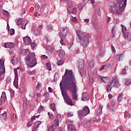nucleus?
<instances>
[{
    "label": "nucleus",
    "instance_id": "obj_21",
    "mask_svg": "<svg viewBox=\"0 0 131 131\" xmlns=\"http://www.w3.org/2000/svg\"><path fill=\"white\" fill-rule=\"evenodd\" d=\"M32 31L34 32V35H35V36H38L40 34V32H39V30H38V28L36 27H33L32 29Z\"/></svg>",
    "mask_w": 131,
    "mask_h": 131
},
{
    "label": "nucleus",
    "instance_id": "obj_42",
    "mask_svg": "<svg viewBox=\"0 0 131 131\" xmlns=\"http://www.w3.org/2000/svg\"><path fill=\"white\" fill-rule=\"evenodd\" d=\"M122 94H120L119 96L118 97V102H121L122 100Z\"/></svg>",
    "mask_w": 131,
    "mask_h": 131
},
{
    "label": "nucleus",
    "instance_id": "obj_55",
    "mask_svg": "<svg viewBox=\"0 0 131 131\" xmlns=\"http://www.w3.org/2000/svg\"><path fill=\"white\" fill-rule=\"evenodd\" d=\"M78 8L80 10H82V9H83V4H79L78 5Z\"/></svg>",
    "mask_w": 131,
    "mask_h": 131
},
{
    "label": "nucleus",
    "instance_id": "obj_3",
    "mask_svg": "<svg viewBox=\"0 0 131 131\" xmlns=\"http://www.w3.org/2000/svg\"><path fill=\"white\" fill-rule=\"evenodd\" d=\"M26 63L29 67H34L37 62L34 53H31L30 55H27L25 59Z\"/></svg>",
    "mask_w": 131,
    "mask_h": 131
},
{
    "label": "nucleus",
    "instance_id": "obj_23",
    "mask_svg": "<svg viewBox=\"0 0 131 131\" xmlns=\"http://www.w3.org/2000/svg\"><path fill=\"white\" fill-rule=\"evenodd\" d=\"M6 119H7V112H5L1 115L0 120L4 122V121H6Z\"/></svg>",
    "mask_w": 131,
    "mask_h": 131
},
{
    "label": "nucleus",
    "instance_id": "obj_46",
    "mask_svg": "<svg viewBox=\"0 0 131 131\" xmlns=\"http://www.w3.org/2000/svg\"><path fill=\"white\" fill-rule=\"evenodd\" d=\"M31 47L32 48V49H35V48L36 47V43H34V42H31Z\"/></svg>",
    "mask_w": 131,
    "mask_h": 131
},
{
    "label": "nucleus",
    "instance_id": "obj_34",
    "mask_svg": "<svg viewBox=\"0 0 131 131\" xmlns=\"http://www.w3.org/2000/svg\"><path fill=\"white\" fill-rule=\"evenodd\" d=\"M41 111H45V108L42 106H40L38 107L37 113L40 114V112H41Z\"/></svg>",
    "mask_w": 131,
    "mask_h": 131
},
{
    "label": "nucleus",
    "instance_id": "obj_45",
    "mask_svg": "<svg viewBox=\"0 0 131 131\" xmlns=\"http://www.w3.org/2000/svg\"><path fill=\"white\" fill-rule=\"evenodd\" d=\"M122 56H123V54H118L116 57L117 59H118L119 61H120V59L122 58Z\"/></svg>",
    "mask_w": 131,
    "mask_h": 131
},
{
    "label": "nucleus",
    "instance_id": "obj_28",
    "mask_svg": "<svg viewBox=\"0 0 131 131\" xmlns=\"http://www.w3.org/2000/svg\"><path fill=\"white\" fill-rule=\"evenodd\" d=\"M11 63L13 65H16L18 63V58L17 56H13L12 59L11 60Z\"/></svg>",
    "mask_w": 131,
    "mask_h": 131
},
{
    "label": "nucleus",
    "instance_id": "obj_6",
    "mask_svg": "<svg viewBox=\"0 0 131 131\" xmlns=\"http://www.w3.org/2000/svg\"><path fill=\"white\" fill-rule=\"evenodd\" d=\"M78 69L82 76L86 75V72L84 69V61L82 59H79L78 61Z\"/></svg>",
    "mask_w": 131,
    "mask_h": 131
},
{
    "label": "nucleus",
    "instance_id": "obj_40",
    "mask_svg": "<svg viewBox=\"0 0 131 131\" xmlns=\"http://www.w3.org/2000/svg\"><path fill=\"white\" fill-rule=\"evenodd\" d=\"M27 103V99L26 98H23V107H26Z\"/></svg>",
    "mask_w": 131,
    "mask_h": 131
},
{
    "label": "nucleus",
    "instance_id": "obj_7",
    "mask_svg": "<svg viewBox=\"0 0 131 131\" xmlns=\"http://www.w3.org/2000/svg\"><path fill=\"white\" fill-rule=\"evenodd\" d=\"M90 36H91V35L88 34L84 37L79 39V41H77V42H80L83 48H86V47L89 46V38H90Z\"/></svg>",
    "mask_w": 131,
    "mask_h": 131
},
{
    "label": "nucleus",
    "instance_id": "obj_57",
    "mask_svg": "<svg viewBox=\"0 0 131 131\" xmlns=\"http://www.w3.org/2000/svg\"><path fill=\"white\" fill-rule=\"evenodd\" d=\"M93 122H99V121H100V120L97 119L96 117H94L93 119Z\"/></svg>",
    "mask_w": 131,
    "mask_h": 131
},
{
    "label": "nucleus",
    "instance_id": "obj_5",
    "mask_svg": "<svg viewBox=\"0 0 131 131\" xmlns=\"http://www.w3.org/2000/svg\"><path fill=\"white\" fill-rule=\"evenodd\" d=\"M120 86V84L119 81H118L116 79H113V80L107 85V91L111 92L112 88H115V89H118Z\"/></svg>",
    "mask_w": 131,
    "mask_h": 131
},
{
    "label": "nucleus",
    "instance_id": "obj_19",
    "mask_svg": "<svg viewBox=\"0 0 131 131\" xmlns=\"http://www.w3.org/2000/svg\"><path fill=\"white\" fill-rule=\"evenodd\" d=\"M89 100H90V96H89V94L85 92L83 93L82 101H89Z\"/></svg>",
    "mask_w": 131,
    "mask_h": 131
},
{
    "label": "nucleus",
    "instance_id": "obj_58",
    "mask_svg": "<svg viewBox=\"0 0 131 131\" xmlns=\"http://www.w3.org/2000/svg\"><path fill=\"white\" fill-rule=\"evenodd\" d=\"M121 26H122V29L123 33H125L124 31H125V30H126V27L123 26V25H121Z\"/></svg>",
    "mask_w": 131,
    "mask_h": 131
},
{
    "label": "nucleus",
    "instance_id": "obj_8",
    "mask_svg": "<svg viewBox=\"0 0 131 131\" xmlns=\"http://www.w3.org/2000/svg\"><path fill=\"white\" fill-rule=\"evenodd\" d=\"M89 114H90V108L88 106H84L82 111L78 112V115L80 119H81L82 116H86Z\"/></svg>",
    "mask_w": 131,
    "mask_h": 131
},
{
    "label": "nucleus",
    "instance_id": "obj_41",
    "mask_svg": "<svg viewBox=\"0 0 131 131\" xmlns=\"http://www.w3.org/2000/svg\"><path fill=\"white\" fill-rule=\"evenodd\" d=\"M112 34H113V37H114L115 36V32H116V28L115 27H114L112 30Z\"/></svg>",
    "mask_w": 131,
    "mask_h": 131
},
{
    "label": "nucleus",
    "instance_id": "obj_49",
    "mask_svg": "<svg viewBox=\"0 0 131 131\" xmlns=\"http://www.w3.org/2000/svg\"><path fill=\"white\" fill-rule=\"evenodd\" d=\"M17 20L16 24L17 25H20L21 24V21H22V19L18 18Z\"/></svg>",
    "mask_w": 131,
    "mask_h": 131
},
{
    "label": "nucleus",
    "instance_id": "obj_16",
    "mask_svg": "<svg viewBox=\"0 0 131 131\" xmlns=\"http://www.w3.org/2000/svg\"><path fill=\"white\" fill-rule=\"evenodd\" d=\"M68 131H77V129L75 127V125L73 124H68Z\"/></svg>",
    "mask_w": 131,
    "mask_h": 131
},
{
    "label": "nucleus",
    "instance_id": "obj_22",
    "mask_svg": "<svg viewBox=\"0 0 131 131\" xmlns=\"http://www.w3.org/2000/svg\"><path fill=\"white\" fill-rule=\"evenodd\" d=\"M124 37L126 38L128 41H131V33L128 32L123 33Z\"/></svg>",
    "mask_w": 131,
    "mask_h": 131
},
{
    "label": "nucleus",
    "instance_id": "obj_32",
    "mask_svg": "<svg viewBox=\"0 0 131 131\" xmlns=\"http://www.w3.org/2000/svg\"><path fill=\"white\" fill-rule=\"evenodd\" d=\"M89 66L90 68H93L94 66H95V63H94L93 60H90L89 62Z\"/></svg>",
    "mask_w": 131,
    "mask_h": 131
},
{
    "label": "nucleus",
    "instance_id": "obj_10",
    "mask_svg": "<svg viewBox=\"0 0 131 131\" xmlns=\"http://www.w3.org/2000/svg\"><path fill=\"white\" fill-rule=\"evenodd\" d=\"M68 32V28L67 27H63L60 29V33H59V36L60 38H62V36L63 37H65L66 35H67V33Z\"/></svg>",
    "mask_w": 131,
    "mask_h": 131
},
{
    "label": "nucleus",
    "instance_id": "obj_36",
    "mask_svg": "<svg viewBox=\"0 0 131 131\" xmlns=\"http://www.w3.org/2000/svg\"><path fill=\"white\" fill-rule=\"evenodd\" d=\"M55 129H56V125H52L49 128L48 131H54Z\"/></svg>",
    "mask_w": 131,
    "mask_h": 131
},
{
    "label": "nucleus",
    "instance_id": "obj_48",
    "mask_svg": "<svg viewBox=\"0 0 131 131\" xmlns=\"http://www.w3.org/2000/svg\"><path fill=\"white\" fill-rule=\"evenodd\" d=\"M14 73H15V78L18 79V72L16 69H14Z\"/></svg>",
    "mask_w": 131,
    "mask_h": 131
},
{
    "label": "nucleus",
    "instance_id": "obj_33",
    "mask_svg": "<svg viewBox=\"0 0 131 131\" xmlns=\"http://www.w3.org/2000/svg\"><path fill=\"white\" fill-rule=\"evenodd\" d=\"M124 84L125 85H129V84H131V79H127Z\"/></svg>",
    "mask_w": 131,
    "mask_h": 131
},
{
    "label": "nucleus",
    "instance_id": "obj_39",
    "mask_svg": "<svg viewBox=\"0 0 131 131\" xmlns=\"http://www.w3.org/2000/svg\"><path fill=\"white\" fill-rule=\"evenodd\" d=\"M19 92L21 93V94H23L24 92H25V89H24V86L22 85L20 88H19Z\"/></svg>",
    "mask_w": 131,
    "mask_h": 131
},
{
    "label": "nucleus",
    "instance_id": "obj_35",
    "mask_svg": "<svg viewBox=\"0 0 131 131\" xmlns=\"http://www.w3.org/2000/svg\"><path fill=\"white\" fill-rule=\"evenodd\" d=\"M46 66L48 70H49V71L52 70V66L50 62H47L46 63Z\"/></svg>",
    "mask_w": 131,
    "mask_h": 131
},
{
    "label": "nucleus",
    "instance_id": "obj_44",
    "mask_svg": "<svg viewBox=\"0 0 131 131\" xmlns=\"http://www.w3.org/2000/svg\"><path fill=\"white\" fill-rule=\"evenodd\" d=\"M68 6L69 8H72V7H73V4L72 3V1H69L68 3Z\"/></svg>",
    "mask_w": 131,
    "mask_h": 131
},
{
    "label": "nucleus",
    "instance_id": "obj_17",
    "mask_svg": "<svg viewBox=\"0 0 131 131\" xmlns=\"http://www.w3.org/2000/svg\"><path fill=\"white\" fill-rule=\"evenodd\" d=\"M24 42L27 46H29L31 43V39L29 36H26L24 37Z\"/></svg>",
    "mask_w": 131,
    "mask_h": 131
},
{
    "label": "nucleus",
    "instance_id": "obj_9",
    "mask_svg": "<svg viewBox=\"0 0 131 131\" xmlns=\"http://www.w3.org/2000/svg\"><path fill=\"white\" fill-rule=\"evenodd\" d=\"M6 72V69H5V62L0 59V80H2V75Z\"/></svg>",
    "mask_w": 131,
    "mask_h": 131
},
{
    "label": "nucleus",
    "instance_id": "obj_13",
    "mask_svg": "<svg viewBox=\"0 0 131 131\" xmlns=\"http://www.w3.org/2000/svg\"><path fill=\"white\" fill-rule=\"evenodd\" d=\"M77 35H78V37L76 38L77 41H79V39L83 37V32L80 30H77Z\"/></svg>",
    "mask_w": 131,
    "mask_h": 131
},
{
    "label": "nucleus",
    "instance_id": "obj_30",
    "mask_svg": "<svg viewBox=\"0 0 131 131\" xmlns=\"http://www.w3.org/2000/svg\"><path fill=\"white\" fill-rule=\"evenodd\" d=\"M13 85L15 86V88H16V89H18L19 88V85L18 84V79L14 78Z\"/></svg>",
    "mask_w": 131,
    "mask_h": 131
},
{
    "label": "nucleus",
    "instance_id": "obj_43",
    "mask_svg": "<svg viewBox=\"0 0 131 131\" xmlns=\"http://www.w3.org/2000/svg\"><path fill=\"white\" fill-rule=\"evenodd\" d=\"M50 108L53 110V111H55V109L56 108V106L54 103H52L50 104Z\"/></svg>",
    "mask_w": 131,
    "mask_h": 131
},
{
    "label": "nucleus",
    "instance_id": "obj_38",
    "mask_svg": "<svg viewBox=\"0 0 131 131\" xmlns=\"http://www.w3.org/2000/svg\"><path fill=\"white\" fill-rule=\"evenodd\" d=\"M105 55V53H100L97 55V58L99 59V58H102V57H104V55Z\"/></svg>",
    "mask_w": 131,
    "mask_h": 131
},
{
    "label": "nucleus",
    "instance_id": "obj_54",
    "mask_svg": "<svg viewBox=\"0 0 131 131\" xmlns=\"http://www.w3.org/2000/svg\"><path fill=\"white\" fill-rule=\"evenodd\" d=\"M35 71H31L30 70L28 71V73L30 74V75H32L34 74Z\"/></svg>",
    "mask_w": 131,
    "mask_h": 131
},
{
    "label": "nucleus",
    "instance_id": "obj_59",
    "mask_svg": "<svg viewBox=\"0 0 131 131\" xmlns=\"http://www.w3.org/2000/svg\"><path fill=\"white\" fill-rule=\"evenodd\" d=\"M48 115L50 119H54V116L53 115L51 114L50 113H48Z\"/></svg>",
    "mask_w": 131,
    "mask_h": 131
},
{
    "label": "nucleus",
    "instance_id": "obj_4",
    "mask_svg": "<svg viewBox=\"0 0 131 131\" xmlns=\"http://www.w3.org/2000/svg\"><path fill=\"white\" fill-rule=\"evenodd\" d=\"M61 92V95L66 103H67L68 105H70V106L73 105V103L72 102V100L70 99L69 96H68V94H67V92L66 90H64L63 87H61L60 89Z\"/></svg>",
    "mask_w": 131,
    "mask_h": 131
},
{
    "label": "nucleus",
    "instance_id": "obj_31",
    "mask_svg": "<svg viewBox=\"0 0 131 131\" xmlns=\"http://www.w3.org/2000/svg\"><path fill=\"white\" fill-rule=\"evenodd\" d=\"M64 63H65V61H64V60L61 59L57 61V65H58V66H61L63 65V64H64Z\"/></svg>",
    "mask_w": 131,
    "mask_h": 131
},
{
    "label": "nucleus",
    "instance_id": "obj_53",
    "mask_svg": "<svg viewBox=\"0 0 131 131\" xmlns=\"http://www.w3.org/2000/svg\"><path fill=\"white\" fill-rule=\"evenodd\" d=\"M48 58H49V57H48L45 55H43L41 56V59H42V60H45V59H48Z\"/></svg>",
    "mask_w": 131,
    "mask_h": 131
},
{
    "label": "nucleus",
    "instance_id": "obj_62",
    "mask_svg": "<svg viewBox=\"0 0 131 131\" xmlns=\"http://www.w3.org/2000/svg\"><path fill=\"white\" fill-rule=\"evenodd\" d=\"M43 96L45 98H48V97H49V93L45 92L43 94Z\"/></svg>",
    "mask_w": 131,
    "mask_h": 131
},
{
    "label": "nucleus",
    "instance_id": "obj_37",
    "mask_svg": "<svg viewBox=\"0 0 131 131\" xmlns=\"http://www.w3.org/2000/svg\"><path fill=\"white\" fill-rule=\"evenodd\" d=\"M47 30L50 32V31H52L53 30V26L49 25L47 26Z\"/></svg>",
    "mask_w": 131,
    "mask_h": 131
},
{
    "label": "nucleus",
    "instance_id": "obj_1",
    "mask_svg": "<svg viewBox=\"0 0 131 131\" xmlns=\"http://www.w3.org/2000/svg\"><path fill=\"white\" fill-rule=\"evenodd\" d=\"M65 78L62 80L60 84V89L62 88L67 91H71L72 93V97L73 100H76L78 98V94L77 91H78V87H77V82L75 76L73 74L72 70H66L64 74Z\"/></svg>",
    "mask_w": 131,
    "mask_h": 131
},
{
    "label": "nucleus",
    "instance_id": "obj_14",
    "mask_svg": "<svg viewBox=\"0 0 131 131\" xmlns=\"http://www.w3.org/2000/svg\"><path fill=\"white\" fill-rule=\"evenodd\" d=\"M62 120V116L60 114H58L56 116V118L54 120V123L57 125V126H59V122L61 121Z\"/></svg>",
    "mask_w": 131,
    "mask_h": 131
},
{
    "label": "nucleus",
    "instance_id": "obj_24",
    "mask_svg": "<svg viewBox=\"0 0 131 131\" xmlns=\"http://www.w3.org/2000/svg\"><path fill=\"white\" fill-rule=\"evenodd\" d=\"M115 99H112L111 105V112H112V113H114V112H115V111H114V109H113V108H114L115 106Z\"/></svg>",
    "mask_w": 131,
    "mask_h": 131
},
{
    "label": "nucleus",
    "instance_id": "obj_56",
    "mask_svg": "<svg viewBox=\"0 0 131 131\" xmlns=\"http://www.w3.org/2000/svg\"><path fill=\"white\" fill-rule=\"evenodd\" d=\"M67 115L68 117H72V116H73V113L72 112H69Z\"/></svg>",
    "mask_w": 131,
    "mask_h": 131
},
{
    "label": "nucleus",
    "instance_id": "obj_15",
    "mask_svg": "<svg viewBox=\"0 0 131 131\" xmlns=\"http://www.w3.org/2000/svg\"><path fill=\"white\" fill-rule=\"evenodd\" d=\"M6 99H7V97L6 96V93L5 92H3L0 99V106H2L3 103H5V100H6Z\"/></svg>",
    "mask_w": 131,
    "mask_h": 131
},
{
    "label": "nucleus",
    "instance_id": "obj_64",
    "mask_svg": "<svg viewBox=\"0 0 131 131\" xmlns=\"http://www.w3.org/2000/svg\"><path fill=\"white\" fill-rule=\"evenodd\" d=\"M96 12H97L98 15L99 16H100V15H101V11L100 10V9H98L96 10Z\"/></svg>",
    "mask_w": 131,
    "mask_h": 131
},
{
    "label": "nucleus",
    "instance_id": "obj_26",
    "mask_svg": "<svg viewBox=\"0 0 131 131\" xmlns=\"http://www.w3.org/2000/svg\"><path fill=\"white\" fill-rule=\"evenodd\" d=\"M41 124V121H37L35 122V124L34 126V128L33 129V131H35L36 128L39 126Z\"/></svg>",
    "mask_w": 131,
    "mask_h": 131
},
{
    "label": "nucleus",
    "instance_id": "obj_18",
    "mask_svg": "<svg viewBox=\"0 0 131 131\" xmlns=\"http://www.w3.org/2000/svg\"><path fill=\"white\" fill-rule=\"evenodd\" d=\"M4 48L13 49V48H15V44L12 42H6L4 43Z\"/></svg>",
    "mask_w": 131,
    "mask_h": 131
},
{
    "label": "nucleus",
    "instance_id": "obj_52",
    "mask_svg": "<svg viewBox=\"0 0 131 131\" xmlns=\"http://www.w3.org/2000/svg\"><path fill=\"white\" fill-rule=\"evenodd\" d=\"M73 123V121L72 120L68 119L66 121V123H67V124H68V123Z\"/></svg>",
    "mask_w": 131,
    "mask_h": 131
},
{
    "label": "nucleus",
    "instance_id": "obj_50",
    "mask_svg": "<svg viewBox=\"0 0 131 131\" xmlns=\"http://www.w3.org/2000/svg\"><path fill=\"white\" fill-rule=\"evenodd\" d=\"M10 96L11 98L14 96V94H15V91H14L12 89H10Z\"/></svg>",
    "mask_w": 131,
    "mask_h": 131
},
{
    "label": "nucleus",
    "instance_id": "obj_51",
    "mask_svg": "<svg viewBox=\"0 0 131 131\" xmlns=\"http://www.w3.org/2000/svg\"><path fill=\"white\" fill-rule=\"evenodd\" d=\"M130 116V115L129 114V113H126L125 114V118H127L128 119V118H129Z\"/></svg>",
    "mask_w": 131,
    "mask_h": 131
},
{
    "label": "nucleus",
    "instance_id": "obj_47",
    "mask_svg": "<svg viewBox=\"0 0 131 131\" xmlns=\"http://www.w3.org/2000/svg\"><path fill=\"white\" fill-rule=\"evenodd\" d=\"M10 35H13V34H15V30L14 29H10Z\"/></svg>",
    "mask_w": 131,
    "mask_h": 131
},
{
    "label": "nucleus",
    "instance_id": "obj_12",
    "mask_svg": "<svg viewBox=\"0 0 131 131\" xmlns=\"http://www.w3.org/2000/svg\"><path fill=\"white\" fill-rule=\"evenodd\" d=\"M18 53L19 54H21L23 56H28V55H30L31 53L29 52V50L28 49H22L21 50H18Z\"/></svg>",
    "mask_w": 131,
    "mask_h": 131
},
{
    "label": "nucleus",
    "instance_id": "obj_63",
    "mask_svg": "<svg viewBox=\"0 0 131 131\" xmlns=\"http://www.w3.org/2000/svg\"><path fill=\"white\" fill-rule=\"evenodd\" d=\"M76 12H77V11H76V8H74L73 9V10H72V14H76Z\"/></svg>",
    "mask_w": 131,
    "mask_h": 131
},
{
    "label": "nucleus",
    "instance_id": "obj_27",
    "mask_svg": "<svg viewBox=\"0 0 131 131\" xmlns=\"http://www.w3.org/2000/svg\"><path fill=\"white\" fill-rule=\"evenodd\" d=\"M27 24H28V22H27V20H26V19H24L21 22L22 29H26V25H27Z\"/></svg>",
    "mask_w": 131,
    "mask_h": 131
},
{
    "label": "nucleus",
    "instance_id": "obj_2",
    "mask_svg": "<svg viewBox=\"0 0 131 131\" xmlns=\"http://www.w3.org/2000/svg\"><path fill=\"white\" fill-rule=\"evenodd\" d=\"M127 0H117L113 3L110 8L111 12L116 14V15H121L126 6Z\"/></svg>",
    "mask_w": 131,
    "mask_h": 131
},
{
    "label": "nucleus",
    "instance_id": "obj_60",
    "mask_svg": "<svg viewBox=\"0 0 131 131\" xmlns=\"http://www.w3.org/2000/svg\"><path fill=\"white\" fill-rule=\"evenodd\" d=\"M126 72V69H123L122 71L121 72V74H125V73Z\"/></svg>",
    "mask_w": 131,
    "mask_h": 131
},
{
    "label": "nucleus",
    "instance_id": "obj_11",
    "mask_svg": "<svg viewBox=\"0 0 131 131\" xmlns=\"http://www.w3.org/2000/svg\"><path fill=\"white\" fill-rule=\"evenodd\" d=\"M97 13H94L93 18H92V22L93 23V25L95 28V29H98V22L97 21Z\"/></svg>",
    "mask_w": 131,
    "mask_h": 131
},
{
    "label": "nucleus",
    "instance_id": "obj_25",
    "mask_svg": "<svg viewBox=\"0 0 131 131\" xmlns=\"http://www.w3.org/2000/svg\"><path fill=\"white\" fill-rule=\"evenodd\" d=\"M58 54L60 58H63L65 56V51L63 50H59L58 51Z\"/></svg>",
    "mask_w": 131,
    "mask_h": 131
},
{
    "label": "nucleus",
    "instance_id": "obj_29",
    "mask_svg": "<svg viewBox=\"0 0 131 131\" xmlns=\"http://www.w3.org/2000/svg\"><path fill=\"white\" fill-rule=\"evenodd\" d=\"M98 79H100L101 81H103L104 83H106V82H108V78L107 77H102L101 76H99L98 77Z\"/></svg>",
    "mask_w": 131,
    "mask_h": 131
},
{
    "label": "nucleus",
    "instance_id": "obj_61",
    "mask_svg": "<svg viewBox=\"0 0 131 131\" xmlns=\"http://www.w3.org/2000/svg\"><path fill=\"white\" fill-rule=\"evenodd\" d=\"M3 14H4V15H5V16H9V12H8V11H4Z\"/></svg>",
    "mask_w": 131,
    "mask_h": 131
},
{
    "label": "nucleus",
    "instance_id": "obj_20",
    "mask_svg": "<svg viewBox=\"0 0 131 131\" xmlns=\"http://www.w3.org/2000/svg\"><path fill=\"white\" fill-rule=\"evenodd\" d=\"M102 109H103V106L100 105L99 108L95 110V115H96V116H99V115H101V114H102Z\"/></svg>",
    "mask_w": 131,
    "mask_h": 131
}]
</instances>
